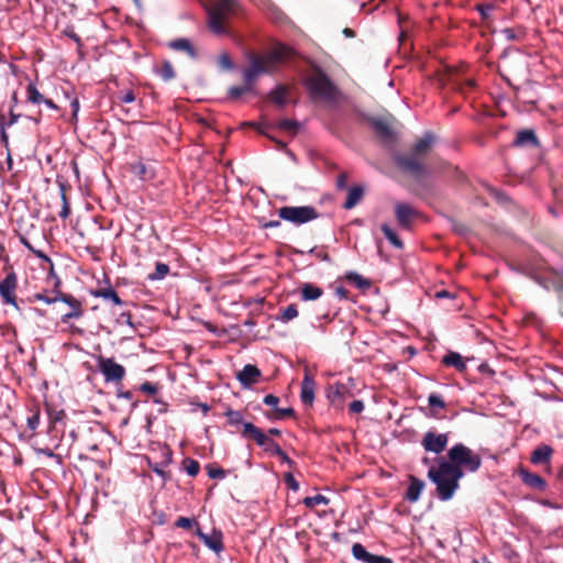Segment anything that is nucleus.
<instances>
[{
	"instance_id": "f257e3e1",
	"label": "nucleus",
	"mask_w": 563,
	"mask_h": 563,
	"mask_svg": "<svg viewBox=\"0 0 563 563\" xmlns=\"http://www.w3.org/2000/svg\"><path fill=\"white\" fill-rule=\"evenodd\" d=\"M464 472L452 465L449 461L440 459L438 466H431L428 471V477L434 483L438 497L443 500H450L460 487V479Z\"/></svg>"
},
{
	"instance_id": "f03ea898",
	"label": "nucleus",
	"mask_w": 563,
	"mask_h": 563,
	"mask_svg": "<svg viewBox=\"0 0 563 563\" xmlns=\"http://www.w3.org/2000/svg\"><path fill=\"white\" fill-rule=\"evenodd\" d=\"M290 54V49L285 45H278L266 55L247 54L250 66L243 70L244 84L253 89L256 79L263 74H271L277 65L284 62Z\"/></svg>"
},
{
	"instance_id": "7ed1b4c3",
	"label": "nucleus",
	"mask_w": 563,
	"mask_h": 563,
	"mask_svg": "<svg viewBox=\"0 0 563 563\" xmlns=\"http://www.w3.org/2000/svg\"><path fill=\"white\" fill-rule=\"evenodd\" d=\"M238 9L236 0H216L212 2L207 7L209 29L218 35L225 34V21L236 14Z\"/></svg>"
},
{
	"instance_id": "20e7f679",
	"label": "nucleus",
	"mask_w": 563,
	"mask_h": 563,
	"mask_svg": "<svg viewBox=\"0 0 563 563\" xmlns=\"http://www.w3.org/2000/svg\"><path fill=\"white\" fill-rule=\"evenodd\" d=\"M306 87L312 99L335 101L339 96L336 86L321 69H316L306 79Z\"/></svg>"
},
{
	"instance_id": "39448f33",
	"label": "nucleus",
	"mask_w": 563,
	"mask_h": 563,
	"mask_svg": "<svg viewBox=\"0 0 563 563\" xmlns=\"http://www.w3.org/2000/svg\"><path fill=\"white\" fill-rule=\"evenodd\" d=\"M54 294L55 295L51 297V296H46L44 292H36L32 297H29L27 301L29 302L43 301L47 305H52L57 301H62V302L68 305L69 307L73 308V311H69V312L65 313L64 316H62L63 323H67L71 319H78V318L82 317L84 310H82V305H81L80 300H78L77 298H75L74 296H71L69 294H64L58 289H55Z\"/></svg>"
},
{
	"instance_id": "423d86ee",
	"label": "nucleus",
	"mask_w": 563,
	"mask_h": 563,
	"mask_svg": "<svg viewBox=\"0 0 563 563\" xmlns=\"http://www.w3.org/2000/svg\"><path fill=\"white\" fill-rule=\"evenodd\" d=\"M448 459L452 465H457L464 472H476L482 465L481 456L463 443L454 444L448 451Z\"/></svg>"
},
{
	"instance_id": "0eeeda50",
	"label": "nucleus",
	"mask_w": 563,
	"mask_h": 563,
	"mask_svg": "<svg viewBox=\"0 0 563 563\" xmlns=\"http://www.w3.org/2000/svg\"><path fill=\"white\" fill-rule=\"evenodd\" d=\"M280 219L300 225L312 221L319 217L317 210L312 206L300 207H283L278 210Z\"/></svg>"
},
{
	"instance_id": "6e6552de",
	"label": "nucleus",
	"mask_w": 563,
	"mask_h": 563,
	"mask_svg": "<svg viewBox=\"0 0 563 563\" xmlns=\"http://www.w3.org/2000/svg\"><path fill=\"white\" fill-rule=\"evenodd\" d=\"M242 437L253 439L257 445L263 446L266 451L275 455L283 454L282 448L274 440L269 439L260 428L253 423H244Z\"/></svg>"
},
{
	"instance_id": "1a4fd4ad",
	"label": "nucleus",
	"mask_w": 563,
	"mask_h": 563,
	"mask_svg": "<svg viewBox=\"0 0 563 563\" xmlns=\"http://www.w3.org/2000/svg\"><path fill=\"white\" fill-rule=\"evenodd\" d=\"M18 287V276L13 271H10L5 277L0 280V297L2 303L12 306L16 311H21L20 303L15 296Z\"/></svg>"
},
{
	"instance_id": "9d476101",
	"label": "nucleus",
	"mask_w": 563,
	"mask_h": 563,
	"mask_svg": "<svg viewBox=\"0 0 563 563\" xmlns=\"http://www.w3.org/2000/svg\"><path fill=\"white\" fill-rule=\"evenodd\" d=\"M98 369L107 383H120L125 376V368L111 357L98 358Z\"/></svg>"
},
{
	"instance_id": "9b49d317",
	"label": "nucleus",
	"mask_w": 563,
	"mask_h": 563,
	"mask_svg": "<svg viewBox=\"0 0 563 563\" xmlns=\"http://www.w3.org/2000/svg\"><path fill=\"white\" fill-rule=\"evenodd\" d=\"M352 378H349V383H335L330 385L327 389V398L330 404L336 409H342L344 407L345 400L352 397Z\"/></svg>"
},
{
	"instance_id": "f8f14e48",
	"label": "nucleus",
	"mask_w": 563,
	"mask_h": 563,
	"mask_svg": "<svg viewBox=\"0 0 563 563\" xmlns=\"http://www.w3.org/2000/svg\"><path fill=\"white\" fill-rule=\"evenodd\" d=\"M395 162L400 169L415 177H420L426 173V167L420 161V157L413 154L398 155L396 156Z\"/></svg>"
},
{
	"instance_id": "ddd939ff",
	"label": "nucleus",
	"mask_w": 563,
	"mask_h": 563,
	"mask_svg": "<svg viewBox=\"0 0 563 563\" xmlns=\"http://www.w3.org/2000/svg\"><path fill=\"white\" fill-rule=\"evenodd\" d=\"M448 442L449 437L446 433H435L433 431H428L424 433L421 444L426 451L440 454L446 448Z\"/></svg>"
},
{
	"instance_id": "4468645a",
	"label": "nucleus",
	"mask_w": 563,
	"mask_h": 563,
	"mask_svg": "<svg viewBox=\"0 0 563 563\" xmlns=\"http://www.w3.org/2000/svg\"><path fill=\"white\" fill-rule=\"evenodd\" d=\"M395 214L399 225L404 229H409L418 211L408 203L398 202L395 206Z\"/></svg>"
},
{
	"instance_id": "2eb2a0df",
	"label": "nucleus",
	"mask_w": 563,
	"mask_h": 563,
	"mask_svg": "<svg viewBox=\"0 0 563 563\" xmlns=\"http://www.w3.org/2000/svg\"><path fill=\"white\" fill-rule=\"evenodd\" d=\"M262 376L261 371L252 364H246L236 375L238 380L244 388L256 384Z\"/></svg>"
},
{
	"instance_id": "dca6fc26",
	"label": "nucleus",
	"mask_w": 563,
	"mask_h": 563,
	"mask_svg": "<svg viewBox=\"0 0 563 563\" xmlns=\"http://www.w3.org/2000/svg\"><path fill=\"white\" fill-rule=\"evenodd\" d=\"M316 382L313 377L306 373L301 382L300 399L305 406H312L314 401Z\"/></svg>"
},
{
	"instance_id": "f3484780",
	"label": "nucleus",
	"mask_w": 563,
	"mask_h": 563,
	"mask_svg": "<svg viewBox=\"0 0 563 563\" xmlns=\"http://www.w3.org/2000/svg\"><path fill=\"white\" fill-rule=\"evenodd\" d=\"M371 124L375 133L386 143H393L395 141V133L389 126L388 122L374 118L371 120Z\"/></svg>"
},
{
	"instance_id": "a211bd4d",
	"label": "nucleus",
	"mask_w": 563,
	"mask_h": 563,
	"mask_svg": "<svg viewBox=\"0 0 563 563\" xmlns=\"http://www.w3.org/2000/svg\"><path fill=\"white\" fill-rule=\"evenodd\" d=\"M519 477L528 487L538 490H544L547 488V482L540 475L531 473L526 468L519 470Z\"/></svg>"
},
{
	"instance_id": "6ab92c4d",
	"label": "nucleus",
	"mask_w": 563,
	"mask_h": 563,
	"mask_svg": "<svg viewBox=\"0 0 563 563\" xmlns=\"http://www.w3.org/2000/svg\"><path fill=\"white\" fill-rule=\"evenodd\" d=\"M536 280L545 289H553L563 292V271L551 273L547 279L537 277Z\"/></svg>"
},
{
	"instance_id": "aec40b11",
	"label": "nucleus",
	"mask_w": 563,
	"mask_h": 563,
	"mask_svg": "<svg viewBox=\"0 0 563 563\" xmlns=\"http://www.w3.org/2000/svg\"><path fill=\"white\" fill-rule=\"evenodd\" d=\"M423 488H424V483L421 479H419L415 476H410V483L407 488L405 498L410 503L418 501Z\"/></svg>"
},
{
	"instance_id": "412c9836",
	"label": "nucleus",
	"mask_w": 563,
	"mask_h": 563,
	"mask_svg": "<svg viewBox=\"0 0 563 563\" xmlns=\"http://www.w3.org/2000/svg\"><path fill=\"white\" fill-rule=\"evenodd\" d=\"M433 141H434L433 134L430 132H426L423 134V136L420 140H418L416 142V144L413 145L411 154H413L418 157L424 156L429 152Z\"/></svg>"
},
{
	"instance_id": "4be33fe9",
	"label": "nucleus",
	"mask_w": 563,
	"mask_h": 563,
	"mask_svg": "<svg viewBox=\"0 0 563 563\" xmlns=\"http://www.w3.org/2000/svg\"><path fill=\"white\" fill-rule=\"evenodd\" d=\"M514 144L516 146H537L538 139L532 130H521L517 133Z\"/></svg>"
},
{
	"instance_id": "5701e85b",
	"label": "nucleus",
	"mask_w": 563,
	"mask_h": 563,
	"mask_svg": "<svg viewBox=\"0 0 563 563\" xmlns=\"http://www.w3.org/2000/svg\"><path fill=\"white\" fill-rule=\"evenodd\" d=\"M553 450L549 445H540L533 450L531 454V462L533 464H543L548 463L552 456Z\"/></svg>"
},
{
	"instance_id": "b1692460",
	"label": "nucleus",
	"mask_w": 563,
	"mask_h": 563,
	"mask_svg": "<svg viewBox=\"0 0 563 563\" xmlns=\"http://www.w3.org/2000/svg\"><path fill=\"white\" fill-rule=\"evenodd\" d=\"M364 190L361 186H353L347 190V197L343 208L350 210L354 208L362 199Z\"/></svg>"
},
{
	"instance_id": "393cba45",
	"label": "nucleus",
	"mask_w": 563,
	"mask_h": 563,
	"mask_svg": "<svg viewBox=\"0 0 563 563\" xmlns=\"http://www.w3.org/2000/svg\"><path fill=\"white\" fill-rule=\"evenodd\" d=\"M91 295L93 297H96V298H102L104 300H110L115 306H122L123 305V301L118 296L117 291L113 290L111 287L92 290Z\"/></svg>"
},
{
	"instance_id": "a878e982",
	"label": "nucleus",
	"mask_w": 563,
	"mask_h": 563,
	"mask_svg": "<svg viewBox=\"0 0 563 563\" xmlns=\"http://www.w3.org/2000/svg\"><path fill=\"white\" fill-rule=\"evenodd\" d=\"M442 362L444 365L454 367L459 372L466 369V364L463 361L461 354L457 352H449L446 355H444Z\"/></svg>"
},
{
	"instance_id": "bb28decb",
	"label": "nucleus",
	"mask_w": 563,
	"mask_h": 563,
	"mask_svg": "<svg viewBox=\"0 0 563 563\" xmlns=\"http://www.w3.org/2000/svg\"><path fill=\"white\" fill-rule=\"evenodd\" d=\"M199 537L203 541V543L214 552L219 553L223 550L222 538L220 533H214L212 536H208L205 533H199Z\"/></svg>"
},
{
	"instance_id": "cd10ccee",
	"label": "nucleus",
	"mask_w": 563,
	"mask_h": 563,
	"mask_svg": "<svg viewBox=\"0 0 563 563\" xmlns=\"http://www.w3.org/2000/svg\"><path fill=\"white\" fill-rule=\"evenodd\" d=\"M323 291L320 287L314 286L312 284L306 283L301 287V298L302 300H317L322 296Z\"/></svg>"
},
{
	"instance_id": "c85d7f7f",
	"label": "nucleus",
	"mask_w": 563,
	"mask_h": 563,
	"mask_svg": "<svg viewBox=\"0 0 563 563\" xmlns=\"http://www.w3.org/2000/svg\"><path fill=\"white\" fill-rule=\"evenodd\" d=\"M169 47L175 51H184L190 57H196V51H195L194 46L191 45L190 41L187 38H177L175 41H172L169 43Z\"/></svg>"
},
{
	"instance_id": "c756f323",
	"label": "nucleus",
	"mask_w": 563,
	"mask_h": 563,
	"mask_svg": "<svg viewBox=\"0 0 563 563\" xmlns=\"http://www.w3.org/2000/svg\"><path fill=\"white\" fill-rule=\"evenodd\" d=\"M155 73L164 80L169 81L175 78V70L170 62L164 60L159 67L155 69Z\"/></svg>"
},
{
	"instance_id": "7c9ffc66",
	"label": "nucleus",
	"mask_w": 563,
	"mask_h": 563,
	"mask_svg": "<svg viewBox=\"0 0 563 563\" xmlns=\"http://www.w3.org/2000/svg\"><path fill=\"white\" fill-rule=\"evenodd\" d=\"M382 231L389 243L396 249H402L404 243L397 235V233L386 223L382 224Z\"/></svg>"
},
{
	"instance_id": "2f4dec72",
	"label": "nucleus",
	"mask_w": 563,
	"mask_h": 563,
	"mask_svg": "<svg viewBox=\"0 0 563 563\" xmlns=\"http://www.w3.org/2000/svg\"><path fill=\"white\" fill-rule=\"evenodd\" d=\"M345 279L352 284H354L358 289H367L371 286L369 280L364 278L362 275L355 272H349L345 275Z\"/></svg>"
},
{
	"instance_id": "473e14b6",
	"label": "nucleus",
	"mask_w": 563,
	"mask_h": 563,
	"mask_svg": "<svg viewBox=\"0 0 563 563\" xmlns=\"http://www.w3.org/2000/svg\"><path fill=\"white\" fill-rule=\"evenodd\" d=\"M269 97L273 102H275L279 107H284L287 102V90L285 87L278 86L271 91Z\"/></svg>"
},
{
	"instance_id": "72a5a7b5",
	"label": "nucleus",
	"mask_w": 563,
	"mask_h": 563,
	"mask_svg": "<svg viewBox=\"0 0 563 563\" xmlns=\"http://www.w3.org/2000/svg\"><path fill=\"white\" fill-rule=\"evenodd\" d=\"M353 556L362 562L369 563L372 553H369L361 543H354L352 545Z\"/></svg>"
},
{
	"instance_id": "f704fd0d",
	"label": "nucleus",
	"mask_w": 563,
	"mask_h": 563,
	"mask_svg": "<svg viewBox=\"0 0 563 563\" xmlns=\"http://www.w3.org/2000/svg\"><path fill=\"white\" fill-rule=\"evenodd\" d=\"M40 408L34 406L30 409V415L26 418L27 428L31 431H35L40 426Z\"/></svg>"
},
{
	"instance_id": "c9c22d12",
	"label": "nucleus",
	"mask_w": 563,
	"mask_h": 563,
	"mask_svg": "<svg viewBox=\"0 0 563 563\" xmlns=\"http://www.w3.org/2000/svg\"><path fill=\"white\" fill-rule=\"evenodd\" d=\"M298 316V309L296 305H289L286 308H284L277 318L283 323H287L295 319Z\"/></svg>"
},
{
	"instance_id": "e433bc0d",
	"label": "nucleus",
	"mask_w": 563,
	"mask_h": 563,
	"mask_svg": "<svg viewBox=\"0 0 563 563\" xmlns=\"http://www.w3.org/2000/svg\"><path fill=\"white\" fill-rule=\"evenodd\" d=\"M27 100L32 103H44L45 97L37 90L35 85L30 84L26 88Z\"/></svg>"
},
{
	"instance_id": "4c0bfd02",
	"label": "nucleus",
	"mask_w": 563,
	"mask_h": 563,
	"mask_svg": "<svg viewBox=\"0 0 563 563\" xmlns=\"http://www.w3.org/2000/svg\"><path fill=\"white\" fill-rule=\"evenodd\" d=\"M329 503H330L329 498L321 494H318V495L311 496V497H306L302 500V504L307 508H313L318 505H328Z\"/></svg>"
},
{
	"instance_id": "58836bf2",
	"label": "nucleus",
	"mask_w": 563,
	"mask_h": 563,
	"mask_svg": "<svg viewBox=\"0 0 563 563\" xmlns=\"http://www.w3.org/2000/svg\"><path fill=\"white\" fill-rule=\"evenodd\" d=\"M183 465H184L186 473L192 477L196 476L200 471L199 462L194 459H190V457H186L183 461Z\"/></svg>"
},
{
	"instance_id": "ea45409f",
	"label": "nucleus",
	"mask_w": 563,
	"mask_h": 563,
	"mask_svg": "<svg viewBox=\"0 0 563 563\" xmlns=\"http://www.w3.org/2000/svg\"><path fill=\"white\" fill-rule=\"evenodd\" d=\"M169 272V267L165 263H156L155 272L148 275L151 280H159L163 279Z\"/></svg>"
},
{
	"instance_id": "a19ab883",
	"label": "nucleus",
	"mask_w": 563,
	"mask_h": 563,
	"mask_svg": "<svg viewBox=\"0 0 563 563\" xmlns=\"http://www.w3.org/2000/svg\"><path fill=\"white\" fill-rule=\"evenodd\" d=\"M276 126L280 130L288 131L295 134L299 128V123L294 120L283 119L276 123Z\"/></svg>"
},
{
	"instance_id": "79ce46f5",
	"label": "nucleus",
	"mask_w": 563,
	"mask_h": 563,
	"mask_svg": "<svg viewBox=\"0 0 563 563\" xmlns=\"http://www.w3.org/2000/svg\"><path fill=\"white\" fill-rule=\"evenodd\" d=\"M225 416L231 426L242 424L244 427L245 422L243 421V415L241 411L229 409L225 412Z\"/></svg>"
},
{
	"instance_id": "37998d69",
	"label": "nucleus",
	"mask_w": 563,
	"mask_h": 563,
	"mask_svg": "<svg viewBox=\"0 0 563 563\" xmlns=\"http://www.w3.org/2000/svg\"><path fill=\"white\" fill-rule=\"evenodd\" d=\"M252 88L251 86H249L247 84H245L244 86H233L229 89V97L231 99H238L240 98L242 95L246 93V92H252Z\"/></svg>"
},
{
	"instance_id": "c03bdc74",
	"label": "nucleus",
	"mask_w": 563,
	"mask_h": 563,
	"mask_svg": "<svg viewBox=\"0 0 563 563\" xmlns=\"http://www.w3.org/2000/svg\"><path fill=\"white\" fill-rule=\"evenodd\" d=\"M428 404L430 407L443 409L445 408V402L442 397L438 394H430L428 397Z\"/></svg>"
},
{
	"instance_id": "a18cd8bd",
	"label": "nucleus",
	"mask_w": 563,
	"mask_h": 563,
	"mask_svg": "<svg viewBox=\"0 0 563 563\" xmlns=\"http://www.w3.org/2000/svg\"><path fill=\"white\" fill-rule=\"evenodd\" d=\"M37 455H45L51 459H55L58 464H62V456L58 454H55L49 448H40L36 449Z\"/></svg>"
},
{
	"instance_id": "49530a36",
	"label": "nucleus",
	"mask_w": 563,
	"mask_h": 563,
	"mask_svg": "<svg viewBox=\"0 0 563 563\" xmlns=\"http://www.w3.org/2000/svg\"><path fill=\"white\" fill-rule=\"evenodd\" d=\"M476 10L481 13V16L487 20L494 10V5L490 3L477 4Z\"/></svg>"
},
{
	"instance_id": "de8ad7c7",
	"label": "nucleus",
	"mask_w": 563,
	"mask_h": 563,
	"mask_svg": "<svg viewBox=\"0 0 563 563\" xmlns=\"http://www.w3.org/2000/svg\"><path fill=\"white\" fill-rule=\"evenodd\" d=\"M218 63H219L220 67H222L223 69L230 70L233 68V63H232L229 54H227V53H223L219 56Z\"/></svg>"
},
{
	"instance_id": "09e8293b",
	"label": "nucleus",
	"mask_w": 563,
	"mask_h": 563,
	"mask_svg": "<svg viewBox=\"0 0 563 563\" xmlns=\"http://www.w3.org/2000/svg\"><path fill=\"white\" fill-rule=\"evenodd\" d=\"M117 99L120 103H131L135 100V95H134L133 90H126V91L120 93L117 97Z\"/></svg>"
},
{
	"instance_id": "8fccbe9b",
	"label": "nucleus",
	"mask_w": 563,
	"mask_h": 563,
	"mask_svg": "<svg viewBox=\"0 0 563 563\" xmlns=\"http://www.w3.org/2000/svg\"><path fill=\"white\" fill-rule=\"evenodd\" d=\"M208 476L214 479H223L225 477V471L221 467H208Z\"/></svg>"
},
{
	"instance_id": "3c124183",
	"label": "nucleus",
	"mask_w": 563,
	"mask_h": 563,
	"mask_svg": "<svg viewBox=\"0 0 563 563\" xmlns=\"http://www.w3.org/2000/svg\"><path fill=\"white\" fill-rule=\"evenodd\" d=\"M284 479L289 489L294 492H297L299 489V483L295 479L291 473H286Z\"/></svg>"
},
{
	"instance_id": "603ef678",
	"label": "nucleus",
	"mask_w": 563,
	"mask_h": 563,
	"mask_svg": "<svg viewBox=\"0 0 563 563\" xmlns=\"http://www.w3.org/2000/svg\"><path fill=\"white\" fill-rule=\"evenodd\" d=\"M62 201H63V205H62V210L59 212V217L63 219H66L70 214V207L67 201L66 195L64 192H62Z\"/></svg>"
},
{
	"instance_id": "864d4df0",
	"label": "nucleus",
	"mask_w": 563,
	"mask_h": 563,
	"mask_svg": "<svg viewBox=\"0 0 563 563\" xmlns=\"http://www.w3.org/2000/svg\"><path fill=\"white\" fill-rule=\"evenodd\" d=\"M263 402L267 406H271L276 411L278 409L279 398L275 395H266L263 399Z\"/></svg>"
},
{
	"instance_id": "5fc2aeb1",
	"label": "nucleus",
	"mask_w": 563,
	"mask_h": 563,
	"mask_svg": "<svg viewBox=\"0 0 563 563\" xmlns=\"http://www.w3.org/2000/svg\"><path fill=\"white\" fill-rule=\"evenodd\" d=\"M192 523H194L192 519L187 518V517H179L176 520L175 526L178 528L190 529L192 527Z\"/></svg>"
},
{
	"instance_id": "6e6d98bb",
	"label": "nucleus",
	"mask_w": 563,
	"mask_h": 563,
	"mask_svg": "<svg viewBox=\"0 0 563 563\" xmlns=\"http://www.w3.org/2000/svg\"><path fill=\"white\" fill-rule=\"evenodd\" d=\"M349 410L351 413H361L364 410V402L362 400H353L349 405Z\"/></svg>"
},
{
	"instance_id": "4d7b16f0",
	"label": "nucleus",
	"mask_w": 563,
	"mask_h": 563,
	"mask_svg": "<svg viewBox=\"0 0 563 563\" xmlns=\"http://www.w3.org/2000/svg\"><path fill=\"white\" fill-rule=\"evenodd\" d=\"M140 390L147 394H156L157 386L150 382H145L140 386Z\"/></svg>"
},
{
	"instance_id": "13d9d810",
	"label": "nucleus",
	"mask_w": 563,
	"mask_h": 563,
	"mask_svg": "<svg viewBox=\"0 0 563 563\" xmlns=\"http://www.w3.org/2000/svg\"><path fill=\"white\" fill-rule=\"evenodd\" d=\"M37 258H40L41 261L45 262V263H48L52 267H53V262L51 260V257H48L44 252L40 251V250H33L32 252Z\"/></svg>"
},
{
	"instance_id": "bf43d9fd",
	"label": "nucleus",
	"mask_w": 563,
	"mask_h": 563,
	"mask_svg": "<svg viewBox=\"0 0 563 563\" xmlns=\"http://www.w3.org/2000/svg\"><path fill=\"white\" fill-rule=\"evenodd\" d=\"M276 412L278 413V417L279 418H284V417H292L295 415V411L292 408H278L276 410Z\"/></svg>"
},
{
	"instance_id": "052dcab7",
	"label": "nucleus",
	"mask_w": 563,
	"mask_h": 563,
	"mask_svg": "<svg viewBox=\"0 0 563 563\" xmlns=\"http://www.w3.org/2000/svg\"><path fill=\"white\" fill-rule=\"evenodd\" d=\"M369 563H393L389 558L372 554Z\"/></svg>"
},
{
	"instance_id": "680f3d73",
	"label": "nucleus",
	"mask_w": 563,
	"mask_h": 563,
	"mask_svg": "<svg viewBox=\"0 0 563 563\" xmlns=\"http://www.w3.org/2000/svg\"><path fill=\"white\" fill-rule=\"evenodd\" d=\"M346 179H347V176L345 173H342L339 175L338 179H336V187L338 189H345L346 187Z\"/></svg>"
},
{
	"instance_id": "e2e57ef3",
	"label": "nucleus",
	"mask_w": 563,
	"mask_h": 563,
	"mask_svg": "<svg viewBox=\"0 0 563 563\" xmlns=\"http://www.w3.org/2000/svg\"><path fill=\"white\" fill-rule=\"evenodd\" d=\"M335 295L340 298V299H347L349 297V291L347 289H345L344 287L342 286H339L335 288Z\"/></svg>"
},
{
	"instance_id": "0e129e2a",
	"label": "nucleus",
	"mask_w": 563,
	"mask_h": 563,
	"mask_svg": "<svg viewBox=\"0 0 563 563\" xmlns=\"http://www.w3.org/2000/svg\"><path fill=\"white\" fill-rule=\"evenodd\" d=\"M134 170L135 173L144 178L146 176V166L143 164V163H139L135 167H134Z\"/></svg>"
},
{
	"instance_id": "69168bd1",
	"label": "nucleus",
	"mask_w": 563,
	"mask_h": 563,
	"mask_svg": "<svg viewBox=\"0 0 563 563\" xmlns=\"http://www.w3.org/2000/svg\"><path fill=\"white\" fill-rule=\"evenodd\" d=\"M501 33H503V34L505 35V37H506L507 40H509V41H514V40H516V38H517L516 33H515V31H514L512 29H509V27L504 29V30L501 31Z\"/></svg>"
},
{
	"instance_id": "338daca9",
	"label": "nucleus",
	"mask_w": 563,
	"mask_h": 563,
	"mask_svg": "<svg viewBox=\"0 0 563 563\" xmlns=\"http://www.w3.org/2000/svg\"><path fill=\"white\" fill-rule=\"evenodd\" d=\"M0 141L8 151L9 150V136L4 129L0 133Z\"/></svg>"
},
{
	"instance_id": "774afa93",
	"label": "nucleus",
	"mask_w": 563,
	"mask_h": 563,
	"mask_svg": "<svg viewBox=\"0 0 563 563\" xmlns=\"http://www.w3.org/2000/svg\"><path fill=\"white\" fill-rule=\"evenodd\" d=\"M117 396H118V398H123V399H128V400H131L133 398V394L130 390H126V391L118 390Z\"/></svg>"
}]
</instances>
